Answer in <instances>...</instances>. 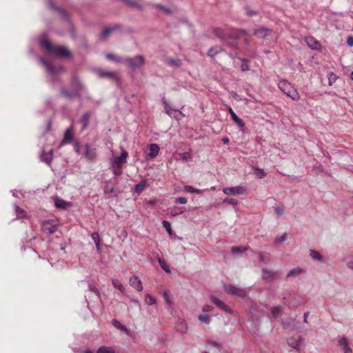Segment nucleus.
Returning a JSON list of instances; mask_svg holds the SVG:
<instances>
[{
  "label": "nucleus",
  "instance_id": "f257e3e1",
  "mask_svg": "<svg viewBox=\"0 0 353 353\" xmlns=\"http://www.w3.org/2000/svg\"><path fill=\"white\" fill-rule=\"evenodd\" d=\"M128 152L121 148V154L119 157H113L110 159V166L114 175H121L123 173V165L126 163Z\"/></svg>",
  "mask_w": 353,
  "mask_h": 353
},
{
  "label": "nucleus",
  "instance_id": "f03ea898",
  "mask_svg": "<svg viewBox=\"0 0 353 353\" xmlns=\"http://www.w3.org/2000/svg\"><path fill=\"white\" fill-rule=\"evenodd\" d=\"M40 45L42 48L54 56L61 57H68L70 56V52L66 48L60 46H53L46 39L41 40L40 41Z\"/></svg>",
  "mask_w": 353,
  "mask_h": 353
},
{
  "label": "nucleus",
  "instance_id": "7ed1b4c3",
  "mask_svg": "<svg viewBox=\"0 0 353 353\" xmlns=\"http://www.w3.org/2000/svg\"><path fill=\"white\" fill-rule=\"evenodd\" d=\"M278 86L279 89L293 101H299L300 97L296 89L288 81L281 80L279 82Z\"/></svg>",
  "mask_w": 353,
  "mask_h": 353
},
{
  "label": "nucleus",
  "instance_id": "20e7f679",
  "mask_svg": "<svg viewBox=\"0 0 353 353\" xmlns=\"http://www.w3.org/2000/svg\"><path fill=\"white\" fill-rule=\"evenodd\" d=\"M123 63L129 68L136 70L145 64V58L143 55H137L134 57H125Z\"/></svg>",
  "mask_w": 353,
  "mask_h": 353
},
{
  "label": "nucleus",
  "instance_id": "39448f33",
  "mask_svg": "<svg viewBox=\"0 0 353 353\" xmlns=\"http://www.w3.org/2000/svg\"><path fill=\"white\" fill-rule=\"evenodd\" d=\"M223 287H224L225 290L228 293H229L233 296H239V297H244V296H247V294H248L246 290L234 286V285H224Z\"/></svg>",
  "mask_w": 353,
  "mask_h": 353
},
{
  "label": "nucleus",
  "instance_id": "423d86ee",
  "mask_svg": "<svg viewBox=\"0 0 353 353\" xmlns=\"http://www.w3.org/2000/svg\"><path fill=\"white\" fill-rule=\"evenodd\" d=\"M245 192V188L241 185L223 188V192L226 195L243 194Z\"/></svg>",
  "mask_w": 353,
  "mask_h": 353
},
{
  "label": "nucleus",
  "instance_id": "0eeeda50",
  "mask_svg": "<svg viewBox=\"0 0 353 353\" xmlns=\"http://www.w3.org/2000/svg\"><path fill=\"white\" fill-rule=\"evenodd\" d=\"M210 300L214 305H216V307H218L223 311L228 312V313H230L232 312L231 309L223 301L219 299L218 297H216L215 296H211L210 297Z\"/></svg>",
  "mask_w": 353,
  "mask_h": 353
},
{
  "label": "nucleus",
  "instance_id": "6e6552de",
  "mask_svg": "<svg viewBox=\"0 0 353 353\" xmlns=\"http://www.w3.org/2000/svg\"><path fill=\"white\" fill-rule=\"evenodd\" d=\"M40 61L46 67L47 71L51 74H56L63 70V68L61 66L54 67L44 59H41Z\"/></svg>",
  "mask_w": 353,
  "mask_h": 353
},
{
  "label": "nucleus",
  "instance_id": "1a4fd4ad",
  "mask_svg": "<svg viewBox=\"0 0 353 353\" xmlns=\"http://www.w3.org/2000/svg\"><path fill=\"white\" fill-rule=\"evenodd\" d=\"M85 157L90 161H94L97 157L96 148L90 144L85 145Z\"/></svg>",
  "mask_w": 353,
  "mask_h": 353
},
{
  "label": "nucleus",
  "instance_id": "9d476101",
  "mask_svg": "<svg viewBox=\"0 0 353 353\" xmlns=\"http://www.w3.org/2000/svg\"><path fill=\"white\" fill-rule=\"evenodd\" d=\"M254 34L259 38L266 39L268 37H274V34L270 30L265 28H260L254 31Z\"/></svg>",
  "mask_w": 353,
  "mask_h": 353
},
{
  "label": "nucleus",
  "instance_id": "9b49d317",
  "mask_svg": "<svg viewBox=\"0 0 353 353\" xmlns=\"http://www.w3.org/2000/svg\"><path fill=\"white\" fill-rule=\"evenodd\" d=\"M129 283L137 292H141L143 290L142 282L137 276L130 277Z\"/></svg>",
  "mask_w": 353,
  "mask_h": 353
},
{
  "label": "nucleus",
  "instance_id": "f8f14e48",
  "mask_svg": "<svg viewBox=\"0 0 353 353\" xmlns=\"http://www.w3.org/2000/svg\"><path fill=\"white\" fill-rule=\"evenodd\" d=\"M228 112H229V113H230V114L231 116V118L234 121V122L240 128H243L244 126H245V123H244L243 121L237 117V115L234 113V112L233 111V110L232 109V108L230 106H229L228 108Z\"/></svg>",
  "mask_w": 353,
  "mask_h": 353
},
{
  "label": "nucleus",
  "instance_id": "ddd939ff",
  "mask_svg": "<svg viewBox=\"0 0 353 353\" xmlns=\"http://www.w3.org/2000/svg\"><path fill=\"white\" fill-rule=\"evenodd\" d=\"M339 345H340L341 350L343 353H351L352 349L349 346V343L345 337H342L338 341Z\"/></svg>",
  "mask_w": 353,
  "mask_h": 353
},
{
  "label": "nucleus",
  "instance_id": "4468645a",
  "mask_svg": "<svg viewBox=\"0 0 353 353\" xmlns=\"http://www.w3.org/2000/svg\"><path fill=\"white\" fill-rule=\"evenodd\" d=\"M160 148L157 144L152 143L149 145V153L147 154V157L150 159L155 158L159 153Z\"/></svg>",
  "mask_w": 353,
  "mask_h": 353
},
{
  "label": "nucleus",
  "instance_id": "2eb2a0df",
  "mask_svg": "<svg viewBox=\"0 0 353 353\" xmlns=\"http://www.w3.org/2000/svg\"><path fill=\"white\" fill-rule=\"evenodd\" d=\"M54 205L57 208L61 209H66L72 206L71 203L65 201V200L59 197H56L54 199Z\"/></svg>",
  "mask_w": 353,
  "mask_h": 353
},
{
  "label": "nucleus",
  "instance_id": "dca6fc26",
  "mask_svg": "<svg viewBox=\"0 0 353 353\" xmlns=\"http://www.w3.org/2000/svg\"><path fill=\"white\" fill-rule=\"evenodd\" d=\"M42 229L44 232L49 234H53L57 230V227L51 223L50 221H47L43 223Z\"/></svg>",
  "mask_w": 353,
  "mask_h": 353
},
{
  "label": "nucleus",
  "instance_id": "f3484780",
  "mask_svg": "<svg viewBox=\"0 0 353 353\" xmlns=\"http://www.w3.org/2000/svg\"><path fill=\"white\" fill-rule=\"evenodd\" d=\"M97 74L100 77L102 78H110L114 79H117L118 78L117 73L114 72H107L101 70L97 72Z\"/></svg>",
  "mask_w": 353,
  "mask_h": 353
},
{
  "label": "nucleus",
  "instance_id": "a211bd4d",
  "mask_svg": "<svg viewBox=\"0 0 353 353\" xmlns=\"http://www.w3.org/2000/svg\"><path fill=\"white\" fill-rule=\"evenodd\" d=\"M305 42L307 46L312 49L316 50L320 47V43L314 38L312 37H307L305 38Z\"/></svg>",
  "mask_w": 353,
  "mask_h": 353
},
{
  "label": "nucleus",
  "instance_id": "6ab92c4d",
  "mask_svg": "<svg viewBox=\"0 0 353 353\" xmlns=\"http://www.w3.org/2000/svg\"><path fill=\"white\" fill-rule=\"evenodd\" d=\"M41 161L47 164H50L53 159V152L51 149L48 152H43L41 156Z\"/></svg>",
  "mask_w": 353,
  "mask_h": 353
},
{
  "label": "nucleus",
  "instance_id": "aec40b11",
  "mask_svg": "<svg viewBox=\"0 0 353 353\" xmlns=\"http://www.w3.org/2000/svg\"><path fill=\"white\" fill-rule=\"evenodd\" d=\"M164 109L165 112L170 117H178V115H181V112L176 110L171 109L168 108V104L166 101H163Z\"/></svg>",
  "mask_w": 353,
  "mask_h": 353
},
{
  "label": "nucleus",
  "instance_id": "412c9836",
  "mask_svg": "<svg viewBox=\"0 0 353 353\" xmlns=\"http://www.w3.org/2000/svg\"><path fill=\"white\" fill-rule=\"evenodd\" d=\"M72 139V132L70 129H67L64 133L63 139L61 143V145L69 143Z\"/></svg>",
  "mask_w": 353,
  "mask_h": 353
},
{
  "label": "nucleus",
  "instance_id": "4be33fe9",
  "mask_svg": "<svg viewBox=\"0 0 353 353\" xmlns=\"http://www.w3.org/2000/svg\"><path fill=\"white\" fill-rule=\"evenodd\" d=\"M112 283L113 286L117 288L121 293L123 294L125 293V288L123 286L122 283L116 279H112Z\"/></svg>",
  "mask_w": 353,
  "mask_h": 353
},
{
  "label": "nucleus",
  "instance_id": "5701e85b",
  "mask_svg": "<svg viewBox=\"0 0 353 353\" xmlns=\"http://www.w3.org/2000/svg\"><path fill=\"white\" fill-rule=\"evenodd\" d=\"M303 271V269L299 267L293 268L287 274V277H296L302 273Z\"/></svg>",
  "mask_w": 353,
  "mask_h": 353
},
{
  "label": "nucleus",
  "instance_id": "b1692460",
  "mask_svg": "<svg viewBox=\"0 0 353 353\" xmlns=\"http://www.w3.org/2000/svg\"><path fill=\"white\" fill-rule=\"evenodd\" d=\"M177 330L179 331L181 333H185L188 331V325L187 323L181 320L179 321L177 326H176Z\"/></svg>",
  "mask_w": 353,
  "mask_h": 353
},
{
  "label": "nucleus",
  "instance_id": "393cba45",
  "mask_svg": "<svg viewBox=\"0 0 353 353\" xmlns=\"http://www.w3.org/2000/svg\"><path fill=\"white\" fill-rule=\"evenodd\" d=\"M14 210L18 219L25 218L27 216L26 212L19 208L17 205H14Z\"/></svg>",
  "mask_w": 353,
  "mask_h": 353
},
{
  "label": "nucleus",
  "instance_id": "a878e982",
  "mask_svg": "<svg viewBox=\"0 0 353 353\" xmlns=\"http://www.w3.org/2000/svg\"><path fill=\"white\" fill-rule=\"evenodd\" d=\"M97 353H115V350L112 347L101 346L97 350Z\"/></svg>",
  "mask_w": 353,
  "mask_h": 353
},
{
  "label": "nucleus",
  "instance_id": "bb28decb",
  "mask_svg": "<svg viewBox=\"0 0 353 353\" xmlns=\"http://www.w3.org/2000/svg\"><path fill=\"white\" fill-rule=\"evenodd\" d=\"M310 256L315 261H322L323 256L318 251L311 250L310 252Z\"/></svg>",
  "mask_w": 353,
  "mask_h": 353
},
{
  "label": "nucleus",
  "instance_id": "cd10ccee",
  "mask_svg": "<svg viewBox=\"0 0 353 353\" xmlns=\"http://www.w3.org/2000/svg\"><path fill=\"white\" fill-rule=\"evenodd\" d=\"M158 261H159V263L161 268L165 272H166L168 273L170 272V265L165 261L159 259Z\"/></svg>",
  "mask_w": 353,
  "mask_h": 353
},
{
  "label": "nucleus",
  "instance_id": "c85d7f7f",
  "mask_svg": "<svg viewBox=\"0 0 353 353\" xmlns=\"http://www.w3.org/2000/svg\"><path fill=\"white\" fill-rule=\"evenodd\" d=\"M116 29L115 27H110V28H105L101 33V39H105L107 38L111 32H112L114 30Z\"/></svg>",
  "mask_w": 353,
  "mask_h": 353
},
{
  "label": "nucleus",
  "instance_id": "c756f323",
  "mask_svg": "<svg viewBox=\"0 0 353 353\" xmlns=\"http://www.w3.org/2000/svg\"><path fill=\"white\" fill-rule=\"evenodd\" d=\"M106 58L108 59L109 60H111L114 62L123 63V59L118 57L116 55H114V54H111V53L107 54Z\"/></svg>",
  "mask_w": 353,
  "mask_h": 353
},
{
  "label": "nucleus",
  "instance_id": "7c9ffc66",
  "mask_svg": "<svg viewBox=\"0 0 353 353\" xmlns=\"http://www.w3.org/2000/svg\"><path fill=\"white\" fill-rule=\"evenodd\" d=\"M272 315L274 317H277L280 315H281L283 312V307H274L272 308Z\"/></svg>",
  "mask_w": 353,
  "mask_h": 353
},
{
  "label": "nucleus",
  "instance_id": "2f4dec72",
  "mask_svg": "<svg viewBox=\"0 0 353 353\" xmlns=\"http://www.w3.org/2000/svg\"><path fill=\"white\" fill-rule=\"evenodd\" d=\"M145 302L149 305H152L156 303V299L151 294H147L145 295Z\"/></svg>",
  "mask_w": 353,
  "mask_h": 353
},
{
  "label": "nucleus",
  "instance_id": "473e14b6",
  "mask_svg": "<svg viewBox=\"0 0 353 353\" xmlns=\"http://www.w3.org/2000/svg\"><path fill=\"white\" fill-rule=\"evenodd\" d=\"M184 190L189 193H200L203 191L202 190L196 189L192 185L184 186Z\"/></svg>",
  "mask_w": 353,
  "mask_h": 353
},
{
  "label": "nucleus",
  "instance_id": "72a5a7b5",
  "mask_svg": "<svg viewBox=\"0 0 353 353\" xmlns=\"http://www.w3.org/2000/svg\"><path fill=\"white\" fill-rule=\"evenodd\" d=\"M327 79L328 83L330 85L337 80L338 77L333 72H330L327 74Z\"/></svg>",
  "mask_w": 353,
  "mask_h": 353
},
{
  "label": "nucleus",
  "instance_id": "f704fd0d",
  "mask_svg": "<svg viewBox=\"0 0 353 353\" xmlns=\"http://www.w3.org/2000/svg\"><path fill=\"white\" fill-rule=\"evenodd\" d=\"M145 186H146V182H145V181L143 180V181H140L138 184L136 185L135 190L137 192L140 193L141 192H142L144 190Z\"/></svg>",
  "mask_w": 353,
  "mask_h": 353
},
{
  "label": "nucleus",
  "instance_id": "c9c22d12",
  "mask_svg": "<svg viewBox=\"0 0 353 353\" xmlns=\"http://www.w3.org/2000/svg\"><path fill=\"white\" fill-rule=\"evenodd\" d=\"M179 156L180 159L184 161H190L192 159V154L190 152L179 153Z\"/></svg>",
  "mask_w": 353,
  "mask_h": 353
},
{
  "label": "nucleus",
  "instance_id": "e433bc0d",
  "mask_svg": "<svg viewBox=\"0 0 353 353\" xmlns=\"http://www.w3.org/2000/svg\"><path fill=\"white\" fill-rule=\"evenodd\" d=\"M247 248L245 247H242V246H234V247H232V252L233 254H239V253H242V252H244L247 250Z\"/></svg>",
  "mask_w": 353,
  "mask_h": 353
},
{
  "label": "nucleus",
  "instance_id": "4c0bfd02",
  "mask_svg": "<svg viewBox=\"0 0 353 353\" xmlns=\"http://www.w3.org/2000/svg\"><path fill=\"white\" fill-rule=\"evenodd\" d=\"M89 119L90 114L88 113H85L82 116L81 123H82L83 128H85L88 125Z\"/></svg>",
  "mask_w": 353,
  "mask_h": 353
},
{
  "label": "nucleus",
  "instance_id": "58836bf2",
  "mask_svg": "<svg viewBox=\"0 0 353 353\" xmlns=\"http://www.w3.org/2000/svg\"><path fill=\"white\" fill-rule=\"evenodd\" d=\"M125 1L130 5L131 7L137 8L139 10L142 9V6L139 4L137 2L132 0H125Z\"/></svg>",
  "mask_w": 353,
  "mask_h": 353
},
{
  "label": "nucleus",
  "instance_id": "ea45409f",
  "mask_svg": "<svg viewBox=\"0 0 353 353\" xmlns=\"http://www.w3.org/2000/svg\"><path fill=\"white\" fill-rule=\"evenodd\" d=\"M112 324L113 325L117 327V329L120 330H127V328L123 325L122 324H121L120 322H119L117 320H113L112 321Z\"/></svg>",
  "mask_w": 353,
  "mask_h": 353
},
{
  "label": "nucleus",
  "instance_id": "a19ab883",
  "mask_svg": "<svg viewBox=\"0 0 353 353\" xmlns=\"http://www.w3.org/2000/svg\"><path fill=\"white\" fill-rule=\"evenodd\" d=\"M162 224H163V226L166 230V231L168 232V233L171 235L172 234V228H171L170 223L168 221H163L162 222Z\"/></svg>",
  "mask_w": 353,
  "mask_h": 353
},
{
  "label": "nucleus",
  "instance_id": "79ce46f5",
  "mask_svg": "<svg viewBox=\"0 0 353 353\" xmlns=\"http://www.w3.org/2000/svg\"><path fill=\"white\" fill-rule=\"evenodd\" d=\"M240 67L243 71H247L250 70V65L247 60H242Z\"/></svg>",
  "mask_w": 353,
  "mask_h": 353
},
{
  "label": "nucleus",
  "instance_id": "37998d69",
  "mask_svg": "<svg viewBox=\"0 0 353 353\" xmlns=\"http://www.w3.org/2000/svg\"><path fill=\"white\" fill-rule=\"evenodd\" d=\"M223 203H230V204L233 205L234 206L236 205L237 203H238L236 199H233V198H225L223 201Z\"/></svg>",
  "mask_w": 353,
  "mask_h": 353
},
{
  "label": "nucleus",
  "instance_id": "c03bdc74",
  "mask_svg": "<svg viewBox=\"0 0 353 353\" xmlns=\"http://www.w3.org/2000/svg\"><path fill=\"white\" fill-rule=\"evenodd\" d=\"M262 274L263 278H269L274 276V273L272 271L265 269L262 270Z\"/></svg>",
  "mask_w": 353,
  "mask_h": 353
},
{
  "label": "nucleus",
  "instance_id": "a18cd8bd",
  "mask_svg": "<svg viewBox=\"0 0 353 353\" xmlns=\"http://www.w3.org/2000/svg\"><path fill=\"white\" fill-rule=\"evenodd\" d=\"M285 240H286V236H285V234H283V235L276 237L275 239V242L277 244H281L283 242H284Z\"/></svg>",
  "mask_w": 353,
  "mask_h": 353
},
{
  "label": "nucleus",
  "instance_id": "49530a36",
  "mask_svg": "<svg viewBox=\"0 0 353 353\" xmlns=\"http://www.w3.org/2000/svg\"><path fill=\"white\" fill-rule=\"evenodd\" d=\"M91 237H92V240L94 241V242H98V241H101L99 234L97 232L92 233Z\"/></svg>",
  "mask_w": 353,
  "mask_h": 353
},
{
  "label": "nucleus",
  "instance_id": "de8ad7c7",
  "mask_svg": "<svg viewBox=\"0 0 353 353\" xmlns=\"http://www.w3.org/2000/svg\"><path fill=\"white\" fill-rule=\"evenodd\" d=\"M255 170L257 171V176L259 178L262 179L265 176V173L263 169L261 168H255Z\"/></svg>",
  "mask_w": 353,
  "mask_h": 353
},
{
  "label": "nucleus",
  "instance_id": "09e8293b",
  "mask_svg": "<svg viewBox=\"0 0 353 353\" xmlns=\"http://www.w3.org/2000/svg\"><path fill=\"white\" fill-rule=\"evenodd\" d=\"M199 320L203 323H209V316L208 315H200L199 316Z\"/></svg>",
  "mask_w": 353,
  "mask_h": 353
},
{
  "label": "nucleus",
  "instance_id": "8fccbe9b",
  "mask_svg": "<svg viewBox=\"0 0 353 353\" xmlns=\"http://www.w3.org/2000/svg\"><path fill=\"white\" fill-rule=\"evenodd\" d=\"M155 7L157 8H158L159 10L163 11L165 13H169L170 12V10L169 9L165 8L164 6H161L160 4H156Z\"/></svg>",
  "mask_w": 353,
  "mask_h": 353
},
{
  "label": "nucleus",
  "instance_id": "3c124183",
  "mask_svg": "<svg viewBox=\"0 0 353 353\" xmlns=\"http://www.w3.org/2000/svg\"><path fill=\"white\" fill-rule=\"evenodd\" d=\"M176 201L178 203L185 204L188 202V200L185 197L181 196V197H178L176 199Z\"/></svg>",
  "mask_w": 353,
  "mask_h": 353
},
{
  "label": "nucleus",
  "instance_id": "603ef678",
  "mask_svg": "<svg viewBox=\"0 0 353 353\" xmlns=\"http://www.w3.org/2000/svg\"><path fill=\"white\" fill-rule=\"evenodd\" d=\"M220 51V49L216 48V49L211 48L208 51V54L210 56H214L215 54L218 53Z\"/></svg>",
  "mask_w": 353,
  "mask_h": 353
},
{
  "label": "nucleus",
  "instance_id": "864d4df0",
  "mask_svg": "<svg viewBox=\"0 0 353 353\" xmlns=\"http://www.w3.org/2000/svg\"><path fill=\"white\" fill-rule=\"evenodd\" d=\"M212 310H213V307L210 305H203V309H202L203 312H211Z\"/></svg>",
  "mask_w": 353,
  "mask_h": 353
},
{
  "label": "nucleus",
  "instance_id": "5fc2aeb1",
  "mask_svg": "<svg viewBox=\"0 0 353 353\" xmlns=\"http://www.w3.org/2000/svg\"><path fill=\"white\" fill-rule=\"evenodd\" d=\"M275 211H276V214L278 215H281L283 214V208L281 207V206H277L275 208Z\"/></svg>",
  "mask_w": 353,
  "mask_h": 353
},
{
  "label": "nucleus",
  "instance_id": "6e6d98bb",
  "mask_svg": "<svg viewBox=\"0 0 353 353\" xmlns=\"http://www.w3.org/2000/svg\"><path fill=\"white\" fill-rule=\"evenodd\" d=\"M347 43L349 46H353V37L350 36L347 37Z\"/></svg>",
  "mask_w": 353,
  "mask_h": 353
},
{
  "label": "nucleus",
  "instance_id": "4d7b16f0",
  "mask_svg": "<svg viewBox=\"0 0 353 353\" xmlns=\"http://www.w3.org/2000/svg\"><path fill=\"white\" fill-rule=\"evenodd\" d=\"M183 212H184V210H179V212H178V211H176V212H173V211H172V212H170V214H171V215H172V216H176V215H178V214H182Z\"/></svg>",
  "mask_w": 353,
  "mask_h": 353
},
{
  "label": "nucleus",
  "instance_id": "13d9d810",
  "mask_svg": "<svg viewBox=\"0 0 353 353\" xmlns=\"http://www.w3.org/2000/svg\"><path fill=\"white\" fill-rule=\"evenodd\" d=\"M163 298L165 301V302L168 303V304H170V299L168 298V296L167 294V293L165 292H163Z\"/></svg>",
  "mask_w": 353,
  "mask_h": 353
},
{
  "label": "nucleus",
  "instance_id": "bf43d9fd",
  "mask_svg": "<svg viewBox=\"0 0 353 353\" xmlns=\"http://www.w3.org/2000/svg\"><path fill=\"white\" fill-rule=\"evenodd\" d=\"M346 264L349 268L353 270V261H347Z\"/></svg>",
  "mask_w": 353,
  "mask_h": 353
},
{
  "label": "nucleus",
  "instance_id": "052dcab7",
  "mask_svg": "<svg viewBox=\"0 0 353 353\" xmlns=\"http://www.w3.org/2000/svg\"><path fill=\"white\" fill-rule=\"evenodd\" d=\"M94 244H95V246H96V248H97V251H99L100 250V248H101V241H99L98 242H94Z\"/></svg>",
  "mask_w": 353,
  "mask_h": 353
},
{
  "label": "nucleus",
  "instance_id": "680f3d73",
  "mask_svg": "<svg viewBox=\"0 0 353 353\" xmlns=\"http://www.w3.org/2000/svg\"><path fill=\"white\" fill-rule=\"evenodd\" d=\"M222 141L224 144H228L230 143L229 139L227 137L223 139Z\"/></svg>",
  "mask_w": 353,
  "mask_h": 353
},
{
  "label": "nucleus",
  "instance_id": "e2e57ef3",
  "mask_svg": "<svg viewBox=\"0 0 353 353\" xmlns=\"http://www.w3.org/2000/svg\"><path fill=\"white\" fill-rule=\"evenodd\" d=\"M308 314H309L308 312H305L303 315V320H304V322H305V323H307V319Z\"/></svg>",
  "mask_w": 353,
  "mask_h": 353
},
{
  "label": "nucleus",
  "instance_id": "0e129e2a",
  "mask_svg": "<svg viewBox=\"0 0 353 353\" xmlns=\"http://www.w3.org/2000/svg\"><path fill=\"white\" fill-rule=\"evenodd\" d=\"M81 353H92V352L90 350H86L83 351Z\"/></svg>",
  "mask_w": 353,
  "mask_h": 353
},
{
  "label": "nucleus",
  "instance_id": "69168bd1",
  "mask_svg": "<svg viewBox=\"0 0 353 353\" xmlns=\"http://www.w3.org/2000/svg\"><path fill=\"white\" fill-rule=\"evenodd\" d=\"M350 78L352 80H353V71L350 74Z\"/></svg>",
  "mask_w": 353,
  "mask_h": 353
},
{
  "label": "nucleus",
  "instance_id": "338daca9",
  "mask_svg": "<svg viewBox=\"0 0 353 353\" xmlns=\"http://www.w3.org/2000/svg\"><path fill=\"white\" fill-rule=\"evenodd\" d=\"M214 189H215V187H214V186H213V187H212V188H211V190H214Z\"/></svg>",
  "mask_w": 353,
  "mask_h": 353
},
{
  "label": "nucleus",
  "instance_id": "774afa93",
  "mask_svg": "<svg viewBox=\"0 0 353 353\" xmlns=\"http://www.w3.org/2000/svg\"><path fill=\"white\" fill-rule=\"evenodd\" d=\"M94 291L99 293L98 290L94 289Z\"/></svg>",
  "mask_w": 353,
  "mask_h": 353
}]
</instances>
